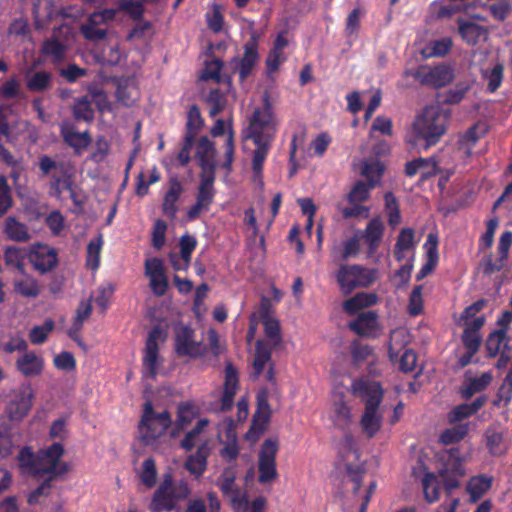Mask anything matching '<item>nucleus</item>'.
<instances>
[{"label": "nucleus", "mask_w": 512, "mask_h": 512, "mask_svg": "<svg viewBox=\"0 0 512 512\" xmlns=\"http://www.w3.org/2000/svg\"><path fill=\"white\" fill-rule=\"evenodd\" d=\"M276 134L274 114L269 96L265 94L262 106L256 107L249 119L245 138L251 139L255 145L252 157L254 180L262 182L264 162L272 148Z\"/></svg>", "instance_id": "f257e3e1"}, {"label": "nucleus", "mask_w": 512, "mask_h": 512, "mask_svg": "<svg viewBox=\"0 0 512 512\" xmlns=\"http://www.w3.org/2000/svg\"><path fill=\"white\" fill-rule=\"evenodd\" d=\"M450 111L438 106H427L412 125L409 142L428 149L436 145L447 132Z\"/></svg>", "instance_id": "f03ea898"}, {"label": "nucleus", "mask_w": 512, "mask_h": 512, "mask_svg": "<svg viewBox=\"0 0 512 512\" xmlns=\"http://www.w3.org/2000/svg\"><path fill=\"white\" fill-rule=\"evenodd\" d=\"M354 396L362 399L365 410L360 419V425L367 438H373L380 430L382 416L378 413L383 399V389L380 383L370 380H357L352 383Z\"/></svg>", "instance_id": "7ed1b4c3"}, {"label": "nucleus", "mask_w": 512, "mask_h": 512, "mask_svg": "<svg viewBox=\"0 0 512 512\" xmlns=\"http://www.w3.org/2000/svg\"><path fill=\"white\" fill-rule=\"evenodd\" d=\"M171 425L172 418L169 411L156 412L150 401L144 403L138 424L140 440L144 445H153L166 434Z\"/></svg>", "instance_id": "20e7f679"}, {"label": "nucleus", "mask_w": 512, "mask_h": 512, "mask_svg": "<svg viewBox=\"0 0 512 512\" xmlns=\"http://www.w3.org/2000/svg\"><path fill=\"white\" fill-rule=\"evenodd\" d=\"M339 290L344 296L358 288L369 287L377 277V271L359 264H340L334 274Z\"/></svg>", "instance_id": "39448f33"}, {"label": "nucleus", "mask_w": 512, "mask_h": 512, "mask_svg": "<svg viewBox=\"0 0 512 512\" xmlns=\"http://www.w3.org/2000/svg\"><path fill=\"white\" fill-rule=\"evenodd\" d=\"M441 467L438 469L439 477L447 491L457 488L459 479L464 476V457L457 447L443 449L437 453Z\"/></svg>", "instance_id": "423d86ee"}, {"label": "nucleus", "mask_w": 512, "mask_h": 512, "mask_svg": "<svg viewBox=\"0 0 512 512\" xmlns=\"http://www.w3.org/2000/svg\"><path fill=\"white\" fill-rule=\"evenodd\" d=\"M484 347L487 358L498 357L495 364V368L498 370L505 369L512 360L511 338L504 332V329L491 331L484 341Z\"/></svg>", "instance_id": "0eeeda50"}, {"label": "nucleus", "mask_w": 512, "mask_h": 512, "mask_svg": "<svg viewBox=\"0 0 512 512\" xmlns=\"http://www.w3.org/2000/svg\"><path fill=\"white\" fill-rule=\"evenodd\" d=\"M174 351L179 357L199 358L207 352L202 340H196L195 330L189 325L174 327Z\"/></svg>", "instance_id": "6e6552de"}, {"label": "nucleus", "mask_w": 512, "mask_h": 512, "mask_svg": "<svg viewBox=\"0 0 512 512\" xmlns=\"http://www.w3.org/2000/svg\"><path fill=\"white\" fill-rule=\"evenodd\" d=\"M412 76L422 86L434 89L443 88L449 85L455 77L453 68L444 63L435 66H419Z\"/></svg>", "instance_id": "1a4fd4ad"}, {"label": "nucleus", "mask_w": 512, "mask_h": 512, "mask_svg": "<svg viewBox=\"0 0 512 512\" xmlns=\"http://www.w3.org/2000/svg\"><path fill=\"white\" fill-rule=\"evenodd\" d=\"M279 450L277 438H268L262 443L258 454V482L266 484L278 477L276 456Z\"/></svg>", "instance_id": "9d476101"}, {"label": "nucleus", "mask_w": 512, "mask_h": 512, "mask_svg": "<svg viewBox=\"0 0 512 512\" xmlns=\"http://www.w3.org/2000/svg\"><path fill=\"white\" fill-rule=\"evenodd\" d=\"M344 447L347 451L341 452V458L344 462L345 473L349 481L353 483V493L356 494L362 484V480L366 475L365 463L360 461V453L354 447L353 437L351 435L345 436Z\"/></svg>", "instance_id": "9b49d317"}, {"label": "nucleus", "mask_w": 512, "mask_h": 512, "mask_svg": "<svg viewBox=\"0 0 512 512\" xmlns=\"http://www.w3.org/2000/svg\"><path fill=\"white\" fill-rule=\"evenodd\" d=\"M42 475L59 479L69 471L67 462L61 461L64 455V447L61 443L55 442L47 448L38 451Z\"/></svg>", "instance_id": "f8f14e48"}, {"label": "nucleus", "mask_w": 512, "mask_h": 512, "mask_svg": "<svg viewBox=\"0 0 512 512\" xmlns=\"http://www.w3.org/2000/svg\"><path fill=\"white\" fill-rule=\"evenodd\" d=\"M258 49L259 38L255 33H252L243 46V55L231 60L233 70L238 74L240 82H244L253 74L260 58Z\"/></svg>", "instance_id": "ddd939ff"}, {"label": "nucleus", "mask_w": 512, "mask_h": 512, "mask_svg": "<svg viewBox=\"0 0 512 512\" xmlns=\"http://www.w3.org/2000/svg\"><path fill=\"white\" fill-rule=\"evenodd\" d=\"M34 391L29 383H22L13 390L12 398L7 402L5 413L11 421L23 420L33 406Z\"/></svg>", "instance_id": "4468645a"}, {"label": "nucleus", "mask_w": 512, "mask_h": 512, "mask_svg": "<svg viewBox=\"0 0 512 512\" xmlns=\"http://www.w3.org/2000/svg\"><path fill=\"white\" fill-rule=\"evenodd\" d=\"M178 508L171 490V475H166L155 490L150 505V512H172Z\"/></svg>", "instance_id": "2eb2a0df"}, {"label": "nucleus", "mask_w": 512, "mask_h": 512, "mask_svg": "<svg viewBox=\"0 0 512 512\" xmlns=\"http://www.w3.org/2000/svg\"><path fill=\"white\" fill-rule=\"evenodd\" d=\"M29 261L35 270L45 274L57 266L58 254L56 249L48 245L36 244L29 251Z\"/></svg>", "instance_id": "dca6fc26"}, {"label": "nucleus", "mask_w": 512, "mask_h": 512, "mask_svg": "<svg viewBox=\"0 0 512 512\" xmlns=\"http://www.w3.org/2000/svg\"><path fill=\"white\" fill-rule=\"evenodd\" d=\"M145 275L150 279V288L154 295L160 297L166 294L169 280L165 274L163 261L154 257L145 261Z\"/></svg>", "instance_id": "f3484780"}, {"label": "nucleus", "mask_w": 512, "mask_h": 512, "mask_svg": "<svg viewBox=\"0 0 512 512\" xmlns=\"http://www.w3.org/2000/svg\"><path fill=\"white\" fill-rule=\"evenodd\" d=\"M236 471L233 467H227L220 476L219 487L222 494L229 498L235 509L242 508L247 505L245 496L235 485Z\"/></svg>", "instance_id": "a211bd4d"}, {"label": "nucleus", "mask_w": 512, "mask_h": 512, "mask_svg": "<svg viewBox=\"0 0 512 512\" xmlns=\"http://www.w3.org/2000/svg\"><path fill=\"white\" fill-rule=\"evenodd\" d=\"M162 334L159 326H155L148 334L145 344V354L143 356V367L146 371V376L154 378L156 376L157 361L159 356L158 339Z\"/></svg>", "instance_id": "6ab92c4d"}, {"label": "nucleus", "mask_w": 512, "mask_h": 512, "mask_svg": "<svg viewBox=\"0 0 512 512\" xmlns=\"http://www.w3.org/2000/svg\"><path fill=\"white\" fill-rule=\"evenodd\" d=\"M60 134L63 141L73 148L75 154H81L92 142L89 131L78 132L76 126L69 122L61 124Z\"/></svg>", "instance_id": "aec40b11"}, {"label": "nucleus", "mask_w": 512, "mask_h": 512, "mask_svg": "<svg viewBox=\"0 0 512 512\" xmlns=\"http://www.w3.org/2000/svg\"><path fill=\"white\" fill-rule=\"evenodd\" d=\"M183 192L184 188L178 178H170L168 181V189L164 194L162 202V212L167 218L171 220L176 218L177 212L179 211L177 203Z\"/></svg>", "instance_id": "412c9836"}, {"label": "nucleus", "mask_w": 512, "mask_h": 512, "mask_svg": "<svg viewBox=\"0 0 512 512\" xmlns=\"http://www.w3.org/2000/svg\"><path fill=\"white\" fill-rule=\"evenodd\" d=\"M486 448L490 455L494 457L502 456L506 453L504 445V429L499 422L490 424L484 431Z\"/></svg>", "instance_id": "4be33fe9"}, {"label": "nucleus", "mask_w": 512, "mask_h": 512, "mask_svg": "<svg viewBox=\"0 0 512 512\" xmlns=\"http://www.w3.org/2000/svg\"><path fill=\"white\" fill-rule=\"evenodd\" d=\"M16 369L25 377L39 376L44 368V360L34 351H26L15 362Z\"/></svg>", "instance_id": "5701e85b"}, {"label": "nucleus", "mask_w": 512, "mask_h": 512, "mask_svg": "<svg viewBox=\"0 0 512 512\" xmlns=\"http://www.w3.org/2000/svg\"><path fill=\"white\" fill-rule=\"evenodd\" d=\"M493 481V476L486 474L470 477L466 486V491L469 494V502L477 503L492 488Z\"/></svg>", "instance_id": "b1692460"}, {"label": "nucleus", "mask_w": 512, "mask_h": 512, "mask_svg": "<svg viewBox=\"0 0 512 512\" xmlns=\"http://www.w3.org/2000/svg\"><path fill=\"white\" fill-rule=\"evenodd\" d=\"M3 234L8 240L25 243L31 239L29 228L23 222H20L17 217L9 216L3 223Z\"/></svg>", "instance_id": "393cba45"}, {"label": "nucleus", "mask_w": 512, "mask_h": 512, "mask_svg": "<svg viewBox=\"0 0 512 512\" xmlns=\"http://www.w3.org/2000/svg\"><path fill=\"white\" fill-rule=\"evenodd\" d=\"M349 328L359 336H370L378 328V315L375 311L360 313L354 321L349 323Z\"/></svg>", "instance_id": "a878e982"}, {"label": "nucleus", "mask_w": 512, "mask_h": 512, "mask_svg": "<svg viewBox=\"0 0 512 512\" xmlns=\"http://www.w3.org/2000/svg\"><path fill=\"white\" fill-rule=\"evenodd\" d=\"M25 80L26 88L31 93H44L53 86V75L46 70L28 71Z\"/></svg>", "instance_id": "bb28decb"}, {"label": "nucleus", "mask_w": 512, "mask_h": 512, "mask_svg": "<svg viewBox=\"0 0 512 512\" xmlns=\"http://www.w3.org/2000/svg\"><path fill=\"white\" fill-rule=\"evenodd\" d=\"M115 95L119 103L130 107L138 100L140 93L135 80L128 77L117 81Z\"/></svg>", "instance_id": "cd10ccee"}, {"label": "nucleus", "mask_w": 512, "mask_h": 512, "mask_svg": "<svg viewBox=\"0 0 512 512\" xmlns=\"http://www.w3.org/2000/svg\"><path fill=\"white\" fill-rule=\"evenodd\" d=\"M492 379L493 376L491 372H484L479 377H466L459 391L461 397L465 400H469L475 394L483 392L491 384Z\"/></svg>", "instance_id": "c85d7f7f"}, {"label": "nucleus", "mask_w": 512, "mask_h": 512, "mask_svg": "<svg viewBox=\"0 0 512 512\" xmlns=\"http://www.w3.org/2000/svg\"><path fill=\"white\" fill-rule=\"evenodd\" d=\"M384 226L380 219L373 218L366 225L365 230L359 238H362L368 245V254L372 255L376 252L382 240Z\"/></svg>", "instance_id": "c756f323"}, {"label": "nucleus", "mask_w": 512, "mask_h": 512, "mask_svg": "<svg viewBox=\"0 0 512 512\" xmlns=\"http://www.w3.org/2000/svg\"><path fill=\"white\" fill-rule=\"evenodd\" d=\"M487 402L486 395L478 396L471 403H463L455 406L448 414L450 423L459 422L475 415Z\"/></svg>", "instance_id": "7c9ffc66"}, {"label": "nucleus", "mask_w": 512, "mask_h": 512, "mask_svg": "<svg viewBox=\"0 0 512 512\" xmlns=\"http://www.w3.org/2000/svg\"><path fill=\"white\" fill-rule=\"evenodd\" d=\"M48 177H50V188L55 196L59 197L64 191H70L71 197L74 196L72 190V176L64 162L62 163L61 170H54Z\"/></svg>", "instance_id": "2f4dec72"}, {"label": "nucleus", "mask_w": 512, "mask_h": 512, "mask_svg": "<svg viewBox=\"0 0 512 512\" xmlns=\"http://www.w3.org/2000/svg\"><path fill=\"white\" fill-rule=\"evenodd\" d=\"M436 167L437 164L432 158L419 157L406 163L405 175L413 177L417 173H421V179L426 180L436 174Z\"/></svg>", "instance_id": "473e14b6"}, {"label": "nucleus", "mask_w": 512, "mask_h": 512, "mask_svg": "<svg viewBox=\"0 0 512 512\" xmlns=\"http://www.w3.org/2000/svg\"><path fill=\"white\" fill-rule=\"evenodd\" d=\"M18 461L23 473L34 477L43 476L38 452L35 454L30 447L26 446L20 450Z\"/></svg>", "instance_id": "72a5a7b5"}, {"label": "nucleus", "mask_w": 512, "mask_h": 512, "mask_svg": "<svg viewBox=\"0 0 512 512\" xmlns=\"http://www.w3.org/2000/svg\"><path fill=\"white\" fill-rule=\"evenodd\" d=\"M457 22L458 32L468 45H476L481 38L486 37L487 30L483 26L461 18Z\"/></svg>", "instance_id": "f704fd0d"}, {"label": "nucleus", "mask_w": 512, "mask_h": 512, "mask_svg": "<svg viewBox=\"0 0 512 512\" xmlns=\"http://www.w3.org/2000/svg\"><path fill=\"white\" fill-rule=\"evenodd\" d=\"M271 418V408L267 399L266 392L257 395V407L253 415L252 429L263 432L266 429Z\"/></svg>", "instance_id": "c9c22d12"}, {"label": "nucleus", "mask_w": 512, "mask_h": 512, "mask_svg": "<svg viewBox=\"0 0 512 512\" xmlns=\"http://www.w3.org/2000/svg\"><path fill=\"white\" fill-rule=\"evenodd\" d=\"M378 301V297L373 292H359L343 303V309L347 314L354 315L359 310L371 307Z\"/></svg>", "instance_id": "e433bc0d"}, {"label": "nucleus", "mask_w": 512, "mask_h": 512, "mask_svg": "<svg viewBox=\"0 0 512 512\" xmlns=\"http://www.w3.org/2000/svg\"><path fill=\"white\" fill-rule=\"evenodd\" d=\"M209 453L206 444L200 445L194 454L188 456L185 468L196 477L201 476L206 471Z\"/></svg>", "instance_id": "4c0bfd02"}, {"label": "nucleus", "mask_w": 512, "mask_h": 512, "mask_svg": "<svg viewBox=\"0 0 512 512\" xmlns=\"http://www.w3.org/2000/svg\"><path fill=\"white\" fill-rule=\"evenodd\" d=\"M272 351L264 340H257L255 343V354L253 360L254 377L258 378L264 371L267 363L271 361Z\"/></svg>", "instance_id": "58836bf2"}, {"label": "nucleus", "mask_w": 512, "mask_h": 512, "mask_svg": "<svg viewBox=\"0 0 512 512\" xmlns=\"http://www.w3.org/2000/svg\"><path fill=\"white\" fill-rule=\"evenodd\" d=\"M26 258L29 259V252L25 248L9 246L4 252L5 264L17 269L20 273H24Z\"/></svg>", "instance_id": "ea45409f"}, {"label": "nucleus", "mask_w": 512, "mask_h": 512, "mask_svg": "<svg viewBox=\"0 0 512 512\" xmlns=\"http://www.w3.org/2000/svg\"><path fill=\"white\" fill-rule=\"evenodd\" d=\"M430 245L427 249V255H428V262L422 266L420 271L417 273L416 279L419 281L426 277L435 266L437 259H438V253H437V245H438V238L436 235L430 233L427 237V242L425 244Z\"/></svg>", "instance_id": "a19ab883"}, {"label": "nucleus", "mask_w": 512, "mask_h": 512, "mask_svg": "<svg viewBox=\"0 0 512 512\" xmlns=\"http://www.w3.org/2000/svg\"><path fill=\"white\" fill-rule=\"evenodd\" d=\"M198 409L191 402H182L178 405L177 419L175 422V428L178 431L183 430L187 427L193 419L197 416Z\"/></svg>", "instance_id": "79ce46f5"}, {"label": "nucleus", "mask_w": 512, "mask_h": 512, "mask_svg": "<svg viewBox=\"0 0 512 512\" xmlns=\"http://www.w3.org/2000/svg\"><path fill=\"white\" fill-rule=\"evenodd\" d=\"M72 113L77 121L92 122L94 120V109L87 96H83L75 101Z\"/></svg>", "instance_id": "37998d69"}, {"label": "nucleus", "mask_w": 512, "mask_h": 512, "mask_svg": "<svg viewBox=\"0 0 512 512\" xmlns=\"http://www.w3.org/2000/svg\"><path fill=\"white\" fill-rule=\"evenodd\" d=\"M334 417L333 422L336 427L345 431L351 423V409L342 400H339L333 405Z\"/></svg>", "instance_id": "c03bdc74"}, {"label": "nucleus", "mask_w": 512, "mask_h": 512, "mask_svg": "<svg viewBox=\"0 0 512 512\" xmlns=\"http://www.w3.org/2000/svg\"><path fill=\"white\" fill-rule=\"evenodd\" d=\"M385 167L380 161L366 162L362 167V175L370 187L375 188L381 181Z\"/></svg>", "instance_id": "a18cd8bd"}, {"label": "nucleus", "mask_w": 512, "mask_h": 512, "mask_svg": "<svg viewBox=\"0 0 512 512\" xmlns=\"http://www.w3.org/2000/svg\"><path fill=\"white\" fill-rule=\"evenodd\" d=\"M468 424H457L447 428L440 434L439 441L444 445L458 443L468 434Z\"/></svg>", "instance_id": "49530a36"}, {"label": "nucleus", "mask_w": 512, "mask_h": 512, "mask_svg": "<svg viewBox=\"0 0 512 512\" xmlns=\"http://www.w3.org/2000/svg\"><path fill=\"white\" fill-rule=\"evenodd\" d=\"M264 333L267 339L272 343L273 347H277L282 342L280 324L278 320L265 314L262 319Z\"/></svg>", "instance_id": "de8ad7c7"}, {"label": "nucleus", "mask_w": 512, "mask_h": 512, "mask_svg": "<svg viewBox=\"0 0 512 512\" xmlns=\"http://www.w3.org/2000/svg\"><path fill=\"white\" fill-rule=\"evenodd\" d=\"M41 52L50 56L54 63H58L64 59L66 47L57 38L53 37L43 42Z\"/></svg>", "instance_id": "09e8293b"}, {"label": "nucleus", "mask_w": 512, "mask_h": 512, "mask_svg": "<svg viewBox=\"0 0 512 512\" xmlns=\"http://www.w3.org/2000/svg\"><path fill=\"white\" fill-rule=\"evenodd\" d=\"M102 245L103 239L101 235L91 239L87 245L86 265L92 270H97L99 267Z\"/></svg>", "instance_id": "8fccbe9b"}, {"label": "nucleus", "mask_w": 512, "mask_h": 512, "mask_svg": "<svg viewBox=\"0 0 512 512\" xmlns=\"http://www.w3.org/2000/svg\"><path fill=\"white\" fill-rule=\"evenodd\" d=\"M204 120L201 116L200 109L197 105H192L187 113L186 132L185 135L191 134L193 139L196 138L198 132L202 129Z\"/></svg>", "instance_id": "3c124183"}, {"label": "nucleus", "mask_w": 512, "mask_h": 512, "mask_svg": "<svg viewBox=\"0 0 512 512\" xmlns=\"http://www.w3.org/2000/svg\"><path fill=\"white\" fill-rule=\"evenodd\" d=\"M423 492L428 502L433 503L440 497L439 481L435 474L426 473L422 480Z\"/></svg>", "instance_id": "603ef678"}, {"label": "nucleus", "mask_w": 512, "mask_h": 512, "mask_svg": "<svg viewBox=\"0 0 512 512\" xmlns=\"http://www.w3.org/2000/svg\"><path fill=\"white\" fill-rule=\"evenodd\" d=\"M196 246L197 239L194 236L185 233L180 237V258L182 261H184V269H188L191 262L192 253L195 250Z\"/></svg>", "instance_id": "864d4df0"}, {"label": "nucleus", "mask_w": 512, "mask_h": 512, "mask_svg": "<svg viewBox=\"0 0 512 512\" xmlns=\"http://www.w3.org/2000/svg\"><path fill=\"white\" fill-rule=\"evenodd\" d=\"M14 204L12 190L4 175H0V217L8 213Z\"/></svg>", "instance_id": "5fc2aeb1"}, {"label": "nucleus", "mask_w": 512, "mask_h": 512, "mask_svg": "<svg viewBox=\"0 0 512 512\" xmlns=\"http://www.w3.org/2000/svg\"><path fill=\"white\" fill-rule=\"evenodd\" d=\"M504 67L497 63L492 69L483 72V78L487 80V91L494 93L499 89L503 81Z\"/></svg>", "instance_id": "6e6d98bb"}, {"label": "nucleus", "mask_w": 512, "mask_h": 512, "mask_svg": "<svg viewBox=\"0 0 512 512\" xmlns=\"http://www.w3.org/2000/svg\"><path fill=\"white\" fill-rule=\"evenodd\" d=\"M0 95L3 99L7 100L24 98L20 81L16 76L10 77L2 84L0 87Z\"/></svg>", "instance_id": "4d7b16f0"}, {"label": "nucleus", "mask_w": 512, "mask_h": 512, "mask_svg": "<svg viewBox=\"0 0 512 512\" xmlns=\"http://www.w3.org/2000/svg\"><path fill=\"white\" fill-rule=\"evenodd\" d=\"M206 101L209 106L210 117L217 116L226 105V97L224 93L218 88L210 90Z\"/></svg>", "instance_id": "13d9d810"}, {"label": "nucleus", "mask_w": 512, "mask_h": 512, "mask_svg": "<svg viewBox=\"0 0 512 512\" xmlns=\"http://www.w3.org/2000/svg\"><path fill=\"white\" fill-rule=\"evenodd\" d=\"M385 210L388 216V223L391 226H396L400 223L401 214L399 204L392 192H386L384 195Z\"/></svg>", "instance_id": "bf43d9fd"}, {"label": "nucleus", "mask_w": 512, "mask_h": 512, "mask_svg": "<svg viewBox=\"0 0 512 512\" xmlns=\"http://www.w3.org/2000/svg\"><path fill=\"white\" fill-rule=\"evenodd\" d=\"M373 187L362 180L357 181L352 187L351 191L347 195V200L351 204L362 203L368 200L370 196V190Z\"/></svg>", "instance_id": "052dcab7"}, {"label": "nucleus", "mask_w": 512, "mask_h": 512, "mask_svg": "<svg viewBox=\"0 0 512 512\" xmlns=\"http://www.w3.org/2000/svg\"><path fill=\"white\" fill-rule=\"evenodd\" d=\"M54 329V322L52 319H46L42 325L35 326L30 330L29 339L34 345L43 344L48 337V334Z\"/></svg>", "instance_id": "680f3d73"}, {"label": "nucleus", "mask_w": 512, "mask_h": 512, "mask_svg": "<svg viewBox=\"0 0 512 512\" xmlns=\"http://www.w3.org/2000/svg\"><path fill=\"white\" fill-rule=\"evenodd\" d=\"M139 477L147 488H152L156 484L157 469L153 458H147L143 461Z\"/></svg>", "instance_id": "e2e57ef3"}, {"label": "nucleus", "mask_w": 512, "mask_h": 512, "mask_svg": "<svg viewBox=\"0 0 512 512\" xmlns=\"http://www.w3.org/2000/svg\"><path fill=\"white\" fill-rule=\"evenodd\" d=\"M452 48L451 38H442L440 40L430 41L425 49L427 57H443Z\"/></svg>", "instance_id": "0e129e2a"}, {"label": "nucleus", "mask_w": 512, "mask_h": 512, "mask_svg": "<svg viewBox=\"0 0 512 512\" xmlns=\"http://www.w3.org/2000/svg\"><path fill=\"white\" fill-rule=\"evenodd\" d=\"M118 10L125 12L134 21H140L144 14V6L139 0H122Z\"/></svg>", "instance_id": "69168bd1"}, {"label": "nucleus", "mask_w": 512, "mask_h": 512, "mask_svg": "<svg viewBox=\"0 0 512 512\" xmlns=\"http://www.w3.org/2000/svg\"><path fill=\"white\" fill-rule=\"evenodd\" d=\"M14 291L27 298H35L40 294L38 284L33 279L18 280L14 283Z\"/></svg>", "instance_id": "338daca9"}, {"label": "nucleus", "mask_w": 512, "mask_h": 512, "mask_svg": "<svg viewBox=\"0 0 512 512\" xmlns=\"http://www.w3.org/2000/svg\"><path fill=\"white\" fill-rule=\"evenodd\" d=\"M395 246L406 251L413 250L416 246L415 230L411 227L402 228L398 234Z\"/></svg>", "instance_id": "774afa93"}]
</instances>
